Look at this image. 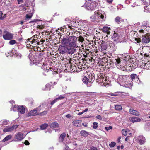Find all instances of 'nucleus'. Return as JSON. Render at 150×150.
Here are the masks:
<instances>
[{
	"label": "nucleus",
	"instance_id": "obj_13",
	"mask_svg": "<svg viewBox=\"0 0 150 150\" xmlns=\"http://www.w3.org/2000/svg\"><path fill=\"white\" fill-rule=\"evenodd\" d=\"M15 138L16 139V141H21L23 138V134L21 132H18L15 135Z\"/></svg>",
	"mask_w": 150,
	"mask_h": 150
},
{
	"label": "nucleus",
	"instance_id": "obj_31",
	"mask_svg": "<svg viewBox=\"0 0 150 150\" xmlns=\"http://www.w3.org/2000/svg\"><path fill=\"white\" fill-rule=\"evenodd\" d=\"M48 127V124H44L41 125L40 127L41 130H44L46 129Z\"/></svg>",
	"mask_w": 150,
	"mask_h": 150
},
{
	"label": "nucleus",
	"instance_id": "obj_42",
	"mask_svg": "<svg viewBox=\"0 0 150 150\" xmlns=\"http://www.w3.org/2000/svg\"><path fill=\"white\" fill-rule=\"evenodd\" d=\"M26 43L27 45H31L30 44H32L33 43V41L32 40H29V39H27L26 41Z\"/></svg>",
	"mask_w": 150,
	"mask_h": 150
},
{
	"label": "nucleus",
	"instance_id": "obj_46",
	"mask_svg": "<svg viewBox=\"0 0 150 150\" xmlns=\"http://www.w3.org/2000/svg\"><path fill=\"white\" fill-rule=\"evenodd\" d=\"M9 43L11 45H13L16 43V41L14 40H12L9 41Z\"/></svg>",
	"mask_w": 150,
	"mask_h": 150
},
{
	"label": "nucleus",
	"instance_id": "obj_3",
	"mask_svg": "<svg viewBox=\"0 0 150 150\" xmlns=\"http://www.w3.org/2000/svg\"><path fill=\"white\" fill-rule=\"evenodd\" d=\"M77 38L75 36H70L68 38V45L76 46V42L77 41Z\"/></svg>",
	"mask_w": 150,
	"mask_h": 150
},
{
	"label": "nucleus",
	"instance_id": "obj_33",
	"mask_svg": "<svg viewBox=\"0 0 150 150\" xmlns=\"http://www.w3.org/2000/svg\"><path fill=\"white\" fill-rule=\"evenodd\" d=\"M121 18L119 16H117L116 17V18H115V21L117 23H119L120 22H121Z\"/></svg>",
	"mask_w": 150,
	"mask_h": 150
},
{
	"label": "nucleus",
	"instance_id": "obj_24",
	"mask_svg": "<svg viewBox=\"0 0 150 150\" xmlns=\"http://www.w3.org/2000/svg\"><path fill=\"white\" fill-rule=\"evenodd\" d=\"M65 137L66 134L65 133H63L61 134L59 137V141L60 142H63Z\"/></svg>",
	"mask_w": 150,
	"mask_h": 150
},
{
	"label": "nucleus",
	"instance_id": "obj_21",
	"mask_svg": "<svg viewBox=\"0 0 150 150\" xmlns=\"http://www.w3.org/2000/svg\"><path fill=\"white\" fill-rule=\"evenodd\" d=\"M111 29L110 27L107 26H104L103 28V31L104 32H106L108 34H110V31Z\"/></svg>",
	"mask_w": 150,
	"mask_h": 150
},
{
	"label": "nucleus",
	"instance_id": "obj_45",
	"mask_svg": "<svg viewBox=\"0 0 150 150\" xmlns=\"http://www.w3.org/2000/svg\"><path fill=\"white\" fill-rule=\"evenodd\" d=\"M18 107V105H14V106H13L11 109V110H13V111H15L17 108Z\"/></svg>",
	"mask_w": 150,
	"mask_h": 150
},
{
	"label": "nucleus",
	"instance_id": "obj_37",
	"mask_svg": "<svg viewBox=\"0 0 150 150\" xmlns=\"http://www.w3.org/2000/svg\"><path fill=\"white\" fill-rule=\"evenodd\" d=\"M147 6H145L144 7V11L146 13L150 12V9H149V8H147Z\"/></svg>",
	"mask_w": 150,
	"mask_h": 150
},
{
	"label": "nucleus",
	"instance_id": "obj_15",
	"mask_svg": "<svg viewBox=\"0 0 150 150\" xmlns=\"http://www.w3.org/2000/svg\"><path fill=\"white\" fill-rule=\"evenodd\" d=\"M98 18V12L97 11H96L94 12V15L91 17V18L92 21H94V20L97 19Z\"/></svg>",
	"mask_w": 150,
	"mask_h": 150
},
{
	"label": "nucleus",
	"instance_id": "obj_57",
	"mask_svg": "<svg viewBox=\"0 0 150 150\" xmlns=\"http://www.w3.org/2000/svg\"><path fill=\"white\" fill-rule=\"evenodd\" d=\"M24 144L26 145H29L30 144L29 142L27 140H25L24 142Z\"/></svg>",
	"mask_w": 150,
	"mask_h": 150
},
{
	"label": "nucleus",
	"instance_id": "obj_63",
	"mask_svg": "<svg viewBox=\"0 0 150 150\" xmlns=\"http://www.w3.org/2000/svg\"><path fill=\"white\" fill-rule=\"evenodd\" d=\"M84 113V112L83 111L81 112H79V113H78V115H82V114H83Z\"/></svg>",
	"mask_w": 150,
	"mask_h": 150
},
{
	"label": "nucleus",
	"instance_id": "obj_12",
	"mask_svg": "<svg viewBox=\"0 0 150 150\" xmlns=\"http://www.w3.org/2000/svg\"><path fill=\"white\" fill-rule=\"evenodd\" d=\"M145 139L143 136H140L138 137L137 139V142H138L141 144H144L145 142Z\"/></svg>",
	"mask_w": 150,
	"mask_h": 150
},
{
	"label": "nucleus",
	"instance_id": "obj_29",
	"mask_svg": "<svg viewBox=\"0 0 150 150\" xmlns=\"http://www.w3.org/2000/svg\"><path fill=\"white\" fill-rule=\"evenodd\" d=\"M144 67L147 69H150V62L148 61L147 63H144Z\"/></svg>",
	"mask_w": 150,
	"mask_h": 150
},
{
	"label": "nucleus",
	"instance_id": "obj_36",
	"mask_svg": "<svg viewBox=\"0 0 150 150\" xmlns=\"http://www.w3.org/2000/svg\"><path fill=\"white\" fill-rule=\"evenodd\" d=\"M115 64L117 65L119 64L120 63V60L119 58H118L117 59H115Z\"/></svg>",
	"mask_w": 150,
	"mask_h": 150
},
{
	"label": "nucleus",
	"instance_id": "obj_50",
	"mask_svg": "<svg viewBox=\"0 0 150 150\" xmlns=\"http://www.w3.org/2000/svg\"><path fill=\"white\" fill-rule=\"evenodd\" d=\"M47 111L45 110L40 114V115L43 116L47 114Z\"/></svg>",
	"mask_w": 150,
	"mask_h": 150
},
{
	"label": "nucleus",
	"instance_id": "obj_48",
	"mask_svg": "<svg viewBox=\"0 0 150 150\" xmlns=\"http://www.w3.org/2000/svg\"><path fill=\"white\" fill-rule=\"evenodd\" d=\"M110 95L112 96H118V94L116 93H110Z\"/></svg>",
	"mask_w": 150,
	"mask_h": 150
},
{
	"label": "nucleus",
	"instance_id": "obj_4",
	"mask_svg": "<svg viewBox=\"0 0 150 150\" xmlns=\"http://www.w3.org/2000/svg\"><path fill=\"white\" fill-rule=\"evenodd\" d=\"M79 47L78 46H70L68 45V53L70 54H72L74 52H76L77 51L80 50Z\"/></svg>",
	"mask_w": 150,
	"mask_h": 150
},
{
	"label": "nucleus",
	"instance_id": "obj_20",
	"mask_svg": "<svg viewBox=\"0 0 150 150\" xmlns=\"http://www.w3.org/2000/svg\"><path fill=\"white\" fill-rule=\"evenodd\" d=\"M107 45H108L112 50H114L115 49V47L113 42L111 41H108L107 42Z\"/></svg>",
	"mask_w": 150,
	"mask_h": 150
},
{
	"label": "nucleus",
	"instance_id": "obj_16",
	"mask_svg": "<svg viewBox=\"0 0 150 150\" xmlns=\"http://www.w3.org/2000/svg\"><path fill=\"white\" fill-rule=\"evenodd\" d=\"M130 120L133 123H134L135 122H140L141 120L140 118L138 117H131L130 119Z\"/></svg>",
	"mask_w": 150,
	"mask_h": 150
},
{
	"label": "nucleus",
	"instance_id": "obj_22",
	"mask_svg": "<svg viewBox=\"0 0 150 150\" xmlns=\"http://www.w3.org/2000/svg\"><path fill=\"white\" fill-rule=\"evenodd\" d=\"M80 134L81 136L85 137H86L89 134L88 132L85 130L81 131Z\"/></svg>",
	"mask_w": 150,
	"mask_h": 150
},
{
	"label": "nucleus",
	"instance_id": "obj_30",
	"mask_svg": "<svg viewBox=\"0 0 150 150\" xmlns=\"http://www.w3.org/2000/svg\"><path fill=\"white\" fill-rule=\"evenodd\" d=\"M59 126V124L56 122H53L51 125V127L53 128L58 127Z\"/></svg>",
	"mask_w": 150,
	"mask_h": 150
},
{
	"label": "nucleus",
	"instance_id": "obj_38",
	"mask_svg": "<svg viewBox=\"0 0 150 150\" xmlns=\"http://www.w3.org/2000/svg\"><path fill=\"white\" fill-rule=\"evenodd\" d=\"M29 40H32V41H33V43H36L38 41L37 39H33V38H30Z\"/></svg>",
	"mask_w": 150,
	"mask_h": 150
},
{
	"label": "nucleus",
	"instance_id": "obj_47",
	"mask_svg": "<svg viewBox=\"0 0 150 150\" xmlns=\"http://www.w3.org/2000/svg\"><path fill=\"white\" fill-rule=\"evenodd\" d=\"M98 18L99 17H100L102 19H103L104 18V16L103 15L99 13L98 12Z\"/></svg>",
	"mask_w": 150,
	"mask_h": 150
},
{
	"label": "nucleus",
	"instance_id": "obj_62",
	"mask_svg": "<svg viewBox=\"0 0 150 150\" xmlns=\"http://www.w3.org/2000/svg\"><path fill=\"white\" fill-rule=\"evenodd\" d=\"M37 28L40 29H42L43 28L42 26L41 25H38Z\"/></svg>",
	"mask_w": 150,
	"mask_h": 150
},
{
	"label": "nucleus",
	"instance_id": "obj_23",
	"mask_svg": "<svg viewBox=\"0 0 150 150\" xmlns=\"http://www.w3.org/2000/svg\"><path fill=\"white\" fill-rule=\"evenodd\" d=\"M61 42L63 45H65V46H67L68 45V38H63L61 40Z\"/></svg>",
	"mask_w": 150,
	"mask_h": 150
},
{
	"label": "nucleus",
	"instance_id": "obj_58",
	"mask_svg": "<svg viewBox=\"0 0 150 150\" xmlns=\"http://www.w3.org/2000/svg\"><path fill=\"white\" fill-rule=\"evenodd\" d=\"M38 35H35L33 36L32 38H33V39H38V37L37 36Z\"/></svg>",
	"mask_w": 150,
	"mask_h": 150
},
{
	"label": "nucleus",
	"instance_id": "obj_51",
	"mask_svg": "<svg viewBox=\"0 0 150 150\" xmlns=\"http://www.w3.org/2000/svg\"><path fill=\"white\" fill-rule=\"evenodd\" d=\"M112 127L111 126H110L109 127H105V129L107 131H108L110 129H112Z\"/></svg>",
	"mask_w": 150,
	"mask_h": 150
},
{
	"label": "nucleus",
	"instance_id": "obj_11",
	"mask_svg": "<svg viewBox=\"0 0 150 150\" xmlns=\"http://www.w3.org/2000/svg\"><path fill=\"white\" fill-rule=\"evenodd\" d=\"M142 42L145 43H149L150 41V35L147 34L143 36L142 40Z\"/></svg>",
	"mask_w": 150,
	"mask_h": 150
},
{
	"label": "nucleus",
	"instance_id": "obj_61",
	"mask_svg": "<svg viewBox=\"0 0 150 150\" xmlns=\"http://www.w3.org/2000/svg\"><path fill=\"white\" fill-rule=\"evenodd\" d=\"M38 21V20L37 19H35L33 20V21H31L30 22V23H31L32 22H34L37 21Z\"/></svg>",
	"mask_w": 150,
	"mask_h": 150
},
{
	"label": "nucleus",
	"instance_id": "obj_55",
	"mask_svg": "<svg viewBox=\"0 0 150 150\" xmlns=\"http://www.w3.org/2000/svg\"><path fill=\"white\" fill-rule=\"evenodd\" d=\"M90 150H97V149L96 147L92 146L90 147Z\"/></svg>",
	"mask_w": 150,
	"mask_h": 150
},
{
	"label": "nucleus",
	"instance_id": "obj_6",
	"mask_svg": "<svg viewBox=\"0 0 150 150\" xmlns=\"http://www.w3.org/2000/svg\"><path fill=\"white\" fill-rule=\"evenodd\" d=\"M128 78V77L127 76H120L117 79L118 82L119 84L124 83L127 81Z\"/></svg>",
	"mask_w": 150,
	"mask_h": 150
},
{
	"label": "nucleus",
	"instance_id": "obj_8",
	"mask_svg": "<svg viewBox=\"0 0 150 150\" xmlns=\"http://www.w3.org/2000/svg\"><path fill=\"white\" fill-rule=\"evenodd\" d=\"M58 50L60 54H64L67 52L68 45L67 46L60 45L59 46Z\"/></svg>",
	"mask_w": 150,
	"mask_h": 150
},
{
	"label": "nucleus",
	"instance_id": "obj_18",
	"mask_svg": "<svg viewBox=\"0 0 150 150\" xmlns=\"http://www.w3.org/2000/svg\"><path fill=\"white\" fill-rule=\"evenodd\" d=\"M112 38L114 41H116L119 39V36L117 33H114L112 36Z\"/></svg>",
	"mask_w": 150,
	"mask_h": 150
},
{
	"label": "nucleus",
	"instance_id": "obj_54",
	"mask_svg": "<svg viewBox=\"0 0 150 150\" xmlns=\"http://www.w3.org/2000/svg\"><path fill=\"white\" fill-rule=\"evenodd\" d=\"M57 100L56 98L53 100L52 101L51 103V105H53L54 103Z\"/></svg>",
	"mask_w": 150,
	"mask_h": 150
},
{
	"label": "nucleus",
	"instance_id": "obj_44",
	"mask_svg": "<svg viewBox=\"0 0 150 150\" xmlns=\"http://www.w3.org/2000/svg\"><path fill=\"white\" fill-rule=\"evenodd\" d=\"M122 133L124 135L126 136L128 132L125 129H123L122 130Z\"/></svg>",
	"mask_w": 150,
	"mask_h": 150
},
{
	"label": "nucleus",
	"instance_id": "obj_60",
	"mask_svg": "<svg viewBox=\"0 0 150 150\" xmlns=\"http://www.w3.org/2000/svg\"><path fill=\"white\" fill-rule=\"evenodd\" d=\"M66 117H67V118H70L71 117V115H70V114H67L66 115Z\"/></svg>",
	"mask_w": 150,
	"mask_h": 150
},
{
	"label": "nucleus",
	"instance_id": "obj_59",
	"mask_svg": "<svg viewBox=\"0 0 150 150\" xmlns=\"http://www.w3.org/2000/svg\"><path fill=\"white\" fill-rule=\"evenodd\" d=\"M17 1L18 4H20L23 2V0H18Z\"/></svg>",
	"mask_w": 150,
	"mask_h": 150
},
{
	"label": "nucleus",
	"instance_id": "obj_39",
	"mask_svg": "<svg viewBox=\"0 0 150 150\" xmlns=\"http://www.w3.org/2000/svg\"><path fill=\"white\" fill-rule=\"evenodd\" d=\"M116 145V143L114 142H112L109 144V146L110 147H113Z\"/></svg>",
	"mask_w": 150,
	"mask_h": 150
},
{
	"label": "nucleus",
	"instance_id": "obj_17",
	"mask_svg": "<svg viewBox=\"0 0 150 150\" xmlns=\"http://www.w3.org/2000/svg\"><path fill=\"white\" fill-rule=\"evenodd\" d=\"M129 112L131 114L137 116H138L140 115L138 112L132 109H129Z\"/></svg>",
	"mask_w": 150,
	"mask_h": 150
},
{
	"label": "nucleus",
	"instance_id": "obj_32",
	"mask_svg": "<svg viewBox=\"0 0 150 150\" xmlns=\"http://www.w3.org/2000/svg\"><path fill=\"white\" fill-rule=\"evenodd\" d=\"M115 109L117 110H120L122 109V107L120 105H116L115 106Z\"/></svg>",
	"mask_w": 150,
	"mask_h": 150
},
{
	"label": "nucleus",
	"instance_id": "obj_9",
	"mask_svg": "<svg viewBox=\"0 0 150 150\" xmlns=\"http://www.w3.org/2000/svg\"><path fill=\"white\" fill-rule=\"evenodd\" d=\"M18 127L17 125H15L12 127H6L3 129V131L5 132H11L15 130Z\"/></svg>",
	"mask_w": 150,
	"mask_h": 150
},
{
	"label": "nucleus",
	"instance_id": "obj_52",
	"mask_svg": "<svg viewBox=\"0 0 150 150\" xmlns=\"http://www.w3.org/2000/svg\"><path fill=\"white\" fill-rule=\"evenodd\" d=\"M8 122L9 121L8 120H4L3 121V125H6L8 123Z\"/></svg>",
	"mask_w": 150,
	"mask_h": 150
},
{
	"label": "nucleus",
	"instance_id": "obj_25",
	"mask_svg": "<svg viewBox=\"0 0 150 150\" xmlns=\"http://www.w3.org/2000/svg\"><path fill=\"white\" fill-rule=\"evenodd\" d=\"M52 83H51V84H50V83H48V84H47L45 86V89H43V90H50L51 88L52 87V85L51 84Z\"/></svg>",
	"mask_w": 150,
	"mask_h": 150
},
{
	"label": "nucleus",
	"instance_id": "obj_35",
	"mask_svg": "<svg viewBox=\"0 0 150 150\" xmlns=\"http://www.w3.org/2000/svg\"><path fill=\"white\" fill-rule=\"evenodd\" d=\"M78 38H79L78 41H79L83 43L84 41V38L83 37L80 36L79 37H78Z\"/></svg>",
	"mask_w": 150,
	"mask_h": 150
},
{
	"label": "nucleus",
	"instance_id": "obj_28",
	"mask_svg": "<svg viewBox=\"0 0 150 150\" xmlns=\"http://www.w3.org/2000/svg\"><path fill=\"white\" fill-rule=\"evenodd\" d=\"M107 44L106 43H103L101 45V49L102 50H105L107 48Z\"/></svg>",
	"mask_w": 150,
	"mask_h": 150
},
{
	"label": "nucleus",
	"instance_id": "obj_40",
	"mask_svg": "<svg viewBox=\"0 0 150 150\" xmlns=\"http://www.w3.org/2000/svg\"><path fill=\"white\" fill-rule=\"evenodd\" d=\"M32 16V15L26 14V15L25 20H27L31 19Z\"/></svg>",
	"mask_w": 150,
	"mask_h": 150
},
{
	"label": "nucleus",
	"instance_id": "obj_14",
	"mask_svg": "<svg viewBox=\"0 0 150 150\" xmlns=\"http://www.w3.org/2000/svg\"><path fill=\"white\" fill-rule=\"evenodd\" d=\"M18 111L20 113L23 114L25 112V109L23 106H19L18 107Z\"/></svg>",
	"mask_w": 150,
	"mask_h": 150
},
{
	"label": "nucleus",
	"instance_id": "obj_10",
	"mask_svg": "<svg viewBox=\"0 0 150 150\" xmlns=\"http://www.w3.org/2000/svg\"><path fill=\"white\" fill-rule=\"evenodd\" d=\"M79 23L77 21L74 22V21H71L70 23V24L68 25V28L71 29H74L75 28L78 27L79 24Z\"/></svg>",
	"mask_w": 150,
	"mask_h": 150
},
{
	"label": "nucleus",
	"instance_id": "obj_34",
	"mask_svg": "<svg viewBox=\"0 0 150 150\" xmlns=\"http://www.w3.org/2000/svg\"><path fill=\"white\" fill-rule=\"evenodd\" d=\"M6 17V14H3L2 12L0 11V19H3Z\"/></svg>",
	"mask_w": 150,
	"mask_h": 150
},
{
	"label": "nucleus",
	"instance_id": "obj_27",
	"mask_svg": "<svg viewBox=\"0 0 150 150\" xmlns=\"http://www.w3.org/2000/svg\"><path fill=\"white\" fill-rule=\"evenodd\" d=\"M37 113V111L36 110H33L31 111L28 113L29 116H33L35 115Z\"/></svg>",
	"mask_w": 150,
	"mask_h": 150
},
{
	"label": "nucleus",
	"instance_id": "obj_2",
	"mask_svg": "<svg viewBox=\"0 0 150 150\" xmlns=\"http://www.w3.org/2000/svg\"><path fill=\"white\" fill-rule=\"evenodd\" d=\"M97 4L92 1H89L85 3V6L88 10H93L96 7Z\"/></svg>",
	"mask_w": 150,
	"mask_h": 150
},
{
	"label": "nucleus",
	"instance_id": "obj_19",
	"mask_svg": "<svg viewBox=\"0 0 150 150\" xmlns=\"http://www.w3.org/2000/svg\"><path fill=\"white\" fill-rule=\"evenodd\" d=\"M81 120H75L73 122V125L76 127H80L81 126Z\"/></svg>",
	"mask_w": 150,
	"mask_h": 150
},
{
	"label": "nucleus",
	"instance_id": "obj_5",
	"mask_svg": "<svg viewBox=\"0 0 150 150\" xmlns=\"http://www.w3.org/2000/svg\"><path fill=\"white\" fill-rule=\"evenodd\" d=\"M3 37L4 39L10 40L13 38V34L7 31H4L3 34Z\"/></svg>",
	"mask_w": 150,
	"mask_h": 150
},
{
	"label": "nucleus",
	"instance_id": "obj_1",
	"mask_svg": "<svg viewBox=\"0 0 150 150\" xmlns=\"http://www.w3.org/2000/svg\"><path fill=\"white\" fill-rule=\"evenodd\" d=\"M93 74V73L92 74H91L88 77L85 76L82 79L83 83L86 84L87 87H90L94 81L95 78Z\"/></svg>",
	"mask_w": 150,
	"mask_h": 150
},
{
	"label": "nucleus",
	"instance_id": "obj_41",
	"mask_svg": "<svg viewBox=\"0 0 150 150\" xmlns=\"http://www.w3.org/2000/svg\"><path fill=\"white\" fill-rule=\"evenodd\" d=\"M98 123L96 122H94L93 123V127L94 129H96L98 127Z\"/></svg>",
	"mask_w": 150,
	"mask_h": 150
},
{
	"label": "nucleus",
	"instance_id": "obj_53",
	"mask_svg": "<svg viewBox=\"0 0 150 150\" xmlns=\"http://www.w3.org/2000/svg\"><path fill=\"white\" fill-rule=\"evenodd\" d=\"M135 40L136 41L137 43H139L141 42V40L140 38H135Z\"/></svg>",
	"mask_w": 150,
	"mask_h": 150
},
{
	"label": "nucleus",
	"instance_id": "obj_56",
	"mask_svg": "<svg viewBox=\"0 0 150 150\" xmlns=\"http://www.w3.org/2000/svg\"><path fill=\"white\" fill-rule=\"evenodd\" d=\"M96 118L100 120L102 119V117L100 115H98L96 117Z\"/></svg>",
	"mask_w": 150,
	"mask_h": 150
},
{
	"label": "nucleus",
	"instance_id": "obj_49",
	"mask_svg": "<svg viewBox=\"0 0 150 150\" xmlns=\"http://www.w3.org/2000/svg\"><path fill=\"white\" fill-rule=\"evenodd\" d=\"M64 98H65L64 96H60L58 98H56V99H57V100H61V99H63Z\"/></svg>",
	"mask_w": 150,
	"mask_h": 150
},
{
	"label": "nucleus",
	"instance_id": "obj_64",
	"mask_svg": "<svg viewBox=\"0 0 150 150\" xmlns=\"http://www.w3.org/2000/svg\"><path fill=\"white\" fill-rule=\"evenodd\" d=\"M112 1L113 0H107V2L109 3H112Z\"/></svg>",
	"mask_w": 150,
	"mask_h": 150
},
{
	"label": "nucleus",
	"instance_id": "obj_43",
	"mask_svg": "<svg viewBox=\"0 0 150 150\" xmlns=\"http://www.w3.org/2000/svg\"><path fill=\"white\" fill-rule=\"evenodd\" d=\"M51 69L52 68H49L48 67L46 68H44L43 69V70L45 71L48 72V71H49V70L52 71Z\"/></svg>",
	"mask_w": 150,
	"mask_h": 150
},
{
	"label": "nucleus",
	"instance_id": "obj_26",
	"mask_svg": "<svg viewBox=\"0 0 150 150\" xmlns=\"http://www.w3.org/2000/svg\"><path fill=\"white\" fill-rule=\"evenodd\" d=\"M12 137V136L11 135H9L6 136L5 138L2 140V142H4L5 141H8Z\"/></svg>",
	"mask_w": 150,
	"mask_h": 150
},
{
	"label": "nucleus",
	"instance_id": "obj_7",
	"mask_svg": "<svg viewBox=\"0 0 150 150\" xmlns=\"http://www.w3.org/2000/svg\"><path fill=\"white\" fill-rule=\"evenodd\" d=\"M130 78L132 81L138 83L139 84L140 81L138 76L134 74H132L130 75Z\"/></svg>",
	"mask_w": 150,
	"mask_h": 150
}]
</instances>
